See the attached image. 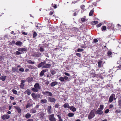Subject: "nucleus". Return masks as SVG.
<instances>
[{
	"label": "nucleus",
	"mask_w": 121,
	"mask_h": 121,
	"mask_svg": "<svg viewBox=\"0 0 121 121\" xmlns=\"http://www.w3.org/2000/svg\"><path fill=\"white\" fill-rule=\"evenodd\" d=\"M51 66V65L49 64H46V61L44 60L39 63L37 65V67L38 68H39L41 67L43 68H49Z\"/></svg>",
	"instance_id": "1"
},
{
	"label": "nucleus",
	"mask_w": 121,
	"mask_h": 121,
	"mask_svg": "<svg viewBox=\"0 0 121 121\" xmlns=\"http://www.w3.org/2000/svg\"><path fill=\"white\" fill-rule=\"evenodd\" d=\"M34 87L31 88V90L34 92H37L40 88L39 84L38 83H36L34 85Z\"/></svg>",
	"instance_id": "2"
},
{
	"label": "nucleus",
	"mask_w": 121,
	"mask_h": 121,
	"mask_svg": "<svg viewBox=\"0 0 121 121\" xmlns=\"http://www.w3.org/2000/svg\"><path fill=\"white\" fill-rule=\"evenodd\" d=\"M95 115V111L94 110H93L90 112L88 116V118L89 120H90L93 118Z\"/></svg>",
	"instance_id": "3"
},
{
	"label": "nucleus",
	"mask_w": 121,
	"mask_h": 121,
	"mask_svg": "<svg viewBox=\"0 0 121 121\" xmlns=\"http://www.w3.org/2000/svg\"><path fill=\"white\" fill-rule=\"evenodd\" d=\"M54 114H52L48 116L49 120L50 121H56V119L54 117Z\"/></svg>",
	"instance_id": "4"
},
{
	"label": "nucleus",
	"mask_w": 121,
	"mask_h": 121,
	"mask_svg": "<svg viewBox=\"0 0 121 121\" xmlns=\"http://www.w3.org/2000/svg\"><path fill=\"white\" fill-rule=\"evenodd\" d=\"M41 55V54L38 52H35L31 56L33 57H39Z\"/></svg>",
	"instance_id": "5"
},
{
	"label": "nucleus",
	"mask_w": 121,
	"mask_h": 121,
	"mask_svg": "<svg viewBox=\"0 0 121 121\" xmlns=\"http://www.w3.org/2000/svg\"><path fill=\"white\" fill-rule=\"evenodd\" d=\"M43 95H45L47 96L52 97V92L49 91H45L42 92Z\"/></svg>",
	"instance_id": "6"
},
{
	"label": "nucleus",
	"mask_w": 121,
	"mask_h": 121,
	"mask_svg": "<svg viewBox=\"0 0 121 121\" xmlns=\"http://www.w3.org/2000/svg\"><path fill=\"white\" fill-rule=\"evenodd\" d=\"M115 97V94H112L109 98L108 101L110 103L112 102L113 101L114 98Z\"/></svg>",
	"instance_id": "7"
},
{
	"label": "nucleus",
	"mask_w": 121,
	"mask_h": 121,
	"mask_svg": "<svg viewBox=\"0 0 121 121\" xmlns=\"http://www.w3.org/2000/svg\"><path fill=\"white\" fill-rule=\"evenodd\" d=\"M48 102L51 103H55L56 101V99L55 98L51 97H48Z\"/></svg>",
	"instance_id": "8"
},
{
	"label": "nucleus",
	"mask_w": 121,
	"mask_h": 121,
	"mask_svg": "<svg viewBox=\"0 0 121 121\" xmlns=\"http://www.w3.org/2000/svg\"><path fill=\"white\" fill-rule=\"evenodd\" d=\"M10 118V115L7 114H4L1 116V118L3 120H6Z\"/></svg>",
	"instance_id": "9"
},
{
	"label": "nucleus",
	"mask_w": 121,
	"mask_h": 121,
	"mask_svg": "<svg viewBox=\"0 0 121 121\" xmlns=\"http://www.w3.org/2000/svg\"><path fill=\"white\" fill-rule=\"evenodd\" d=\"M96 114L99 115H101L103 113V112L102 110L100 108H98L96 112Z\"/></svg>",
	"instance_id": "10"
},
{
	"label": "nucleus",
	"mask_w": 121,
	"mask_h": 121,
	"mask_svg": "<svg viewBox=\"0 0 121 121\" xmlns=\"http://www.w3.org/2000/svg\"><path fill=\"white\" fill-rule=\"evenodd\" d=\"M14 107L16 109L18 113L20 114L21 113L22 110L19 107L15 106H14Z\"/></svg>",
	"instance_id": "11"
},
{
	"label": "nucleus",
	"mask_w": 121,
	"mask_h": 121,
	"mask_svg": "<svg viewBox=\"0 0 121 121\" xmlns=\"http://www.w3.org/2000/svg\"><path fill=\"white\" fill-rule=\"evenodd\" d=\"M48 71V69H47L42 70L39 74L40 76L41 77L43 76L44 75V73Z\"/></svg>",
	"instance_id": "12"
},
{
	"label": "nucleus",
	"mask_w": 121,
	"mask_h": 121,
	"mask_svg": "<svg viewBox=\"0 0 121 121\" xmlns=\"http://www.w3.org/2000/svg\"><path fill=\"white\" fill-rule=\"evenodd\" d=\"M31 95L33 98L35 99H37L38 96L39 95H37L34 93H32Z\"/></svg>",
	"instance_id": "13"
},
{
	"label": "nucleus",
	"mask_w": 121,
	"mask_h": 121,
	"mask_svg": "<svg viewBox=\"0 0 121 121\" xmlns=\"http://www.w3.org/2000/svg\"><path fill=\"white\" fill-rule=\"evenodd\" d=\"M17 50L19 51L26 52L27 51V49L24 48H18L17 49Z\"/></svg>",
	"instance_id": "14"
},
{
	"label": "nucleus",
	"mask_w": 121,
	"mask_h": 121,
	"mask_svg": "<svg viewBox=\"0 0 121 121\" xmlns=\"http://www.w3.org/2000/svg\"><path fill=\"white\" fill-rule=\"evenodd\" d=\"M58 84V82L56 81H54L52 82H51L50 85L51 86L53 87L55 86V85Z\"/></svg>",
	"instance_id": "15"
},
{
	"label": "nucleus",
	"mask_w": 121,
	"mask_h": 121,
	"mask_svg": "<svg viewBox=\"0 0 121 121\" xmlns=\"http://www.w3.org/2000/svg\"><path fill=\"white\" fill-rule=\"evenodd\" d=\"M51 106L50 105L48 106L47 108V112L48 113L51 114L52 113V112L51 110Z\"/></svg>",
	"instance_id": "16"
},
{
	"label": "nucleus",
	"mask_w": 121,
	"mask_h": 121,
	"mask_svg": "<svg viewBox=\"0 0 121 121\" xmlns=\"http://www.w3.org/2000/svg\"><path fill=\"white\" fill-rule=\"evenodd\" d=\"M22 44V43L20 41H17L15 43L16 45L18 46H21Z\"/></svg>",
	"instance_id": "17"
},
{
	"label": "nucleus",
	"mask_w": 121,
	"mask_h": 121,
	"mask_svg": "<svg viewBox=\"0 0 121 121\" xmlns=\"http://www.w3.org/2000/svg\"><path fill=\"white\" fill-rule=\"evenodd\" d=\"M69 108L70 110H72L73 112H74L76 111V108L73 106H71Z\"/></svg>",
	"instance_id": "18"
},
{
	"label": "nucleus",
	"mask_w": 121,
	"mask_h": 121,
	"mask_svg": "<svg viewBox=\"0 0 121 121\" xmlns=\"http://www.w3.org/2000/svg\"><path fill=\"white\" fill-rule=\"evenodd\" d=\"M33 80V78L31 77H30L28 78L27 81L28 82L30 83Z\"/></svg>",
	"instance_id": "19"
},
{
	"label": "nucleus",
	"mask_w": 121,
	"mask_h": 121,
	"mask_svg": "<svg viewBox=\"0 0 121 121\" xmlns=\"http://www.w3.org/2000/svg\"><path fill=\"white\" fill-rule=\"evenodd\" d=\"M63 107L65 108H69L70 107L69 104L67 103H65L63 105Z\"/></svg>",
	"instance_id": "20"
},
{
	"label": "nucleus",
	"mask_w": 121,
	"mask_h": 121,
	"mask_svg": "<svg viewBox=\"0 0 121 121\" xmlns=\"http://www.w3.org/2000/svg\"><path fill=\"white\" fill-rule=\"evenodd\" d=\"M32 106V104H31L29 103H27L26 106V109L29 108Z\"/></svg>",
	"instance_id": "21"
},
{
	"label": "nucleus",
	"mask_w": 121,
	"mask_h": 121,
	"mask_svg": "<svg viewBox=\"0 0 121 121\" xmlns=\"http://www.w3.org/2000/svg\"><path fill=\"white\" fill-rule=\"evenodd\" d=\"M41 103L46 104L47 103V101L46 99H42L40 101Z\"/></svg>",
	"instance_id": "22"
},
{
	"label": "nucleus",
	"mask_w": 121,
	"mask_h": 121,
	"mask_svg": "<svg viewBox=\"0 0 121 121\" xmlns=\"http://www.w3.org/2000/svg\"><path fill=\"white\" fill-rule=\"evenodd\" d=\"M6 76H2L0 77V80H2L3 81H5V79H6Z\"/></svg>",
	"instance_id": "23"
},
{
	"label": "nucleus",
	"mask_w": 121,
	"mask_h": 121,
	"mask_svg": "<svg viewBox=\"0 0 121 121\" xmlns=\"http://www.w3.org/2000/svg\"><path fill=\"white\" fill-rule=\"evenodd\" d=\"M18 68L17 69V68L15 67H12V71L13 72H15L16 71H17Z\"/></svg>",
	"instance_id": "24"
},
{
	"label": "nucleus",
	"mask_w": 121,
	"mask_h": 121,
	"mask_svg": "<svg viewBox=\"0 0 121 121\" xmlns=\"http://www.w3.org/2000/svg\"><path fill=\"white\" fill-rule=\"evenodd\" d=\"M102 62L101 60H99L98 62V66L99 68H100L102 66Z\"/></svg>",
	"instance_id": "25"
},
{
	"label": "nucleus",
	"mask_w": 121,
	"mask_h": 121,
	"mask_svg": "<svg viewBox=\"0 0 121 121\" xmlns=\"http://www.w3.org/2000/svg\"><path fill=\"white\" fill-rule=\"evenodd\" d=\"M36 112V110L35 108L31 109L30 111V112L32 113H35Z\"/></svg>",
	"instance_id": "26"
},
{
	"label": "nucleus",
	"mask_w": 121,
	"mask_h": 121,
	"mask_svg": "<svg viewBox=\"0 0 121 121\" xmlns=\"http://www.w3.org/2000/svg\"><path fill=\"white\" fill-rule=\"evenodd\" d=\"M25 92H26L27 94L28 95H30L31 94V92H30V91L29 89H27L26 90V91Z\"/></svg>",
	"instance_id": "27"
},
{
	"label": "nucleus",
	"mask_w": 121,
	"mask_h": 121,
	"mask_svg": "<svg viewBox=\"0 0 121 121\" xmlns=\"http://www.w3.org/2000/svg\"><path fill=\"white\" fill-rule=\"evenodd\" d=\"M27 63L30 64H33L35 63V62L34 61H32L31 60H27Z\"/></svg>",
	"instance_id": "28"
},
{
	"label": "nucleus",
	"mask_w": 121,
	"mask_h": 121,
	"mask_svg": "<svg viewBox=\"0 0 121 121\" xmlns=\"http://www.w3.org/2000/svg\"><path fill=\"white\" fill-rule=\"evenodd\" d=\"M37 34L36 32L35 31H34L33 35V38L35 39L36 37L37 36Z\"/></svg>",
	"instance_id": "29"
},
{
	"label": "nucleus",
	"mask_w": 121,
	"mask_h": 121,
	"mask_svg": "<svg viewBox=\"0 0 121 121\" xmlns=\"http://www.w3.org/2000/svg\"><path fill=\"white\" fill-rule=\"evenodd\" d=\"M31 115L29 113L26 114L25 116V117L26 118H28L31 117Z\"/></svg>",
	"instance_id": "30"
},
{
	"label": "nucleus",
	"mask_w": 121,
	"mask_h": 121,
	"mask_svg": "<svg viewBox=\"0 0 121 121\" xmlns=\"http://www.w3.org/2000/svg\"><path fill=\"white\" fill-rule=\"evenodd\" d=\"M50 73L52 74L53 75L56 73V72L55 70L52 69L51 70Z\"/></svg>",
	"instance_id": "31"
},
{
	"label": "nucleus",
	"mask_w": 121,
	"mask_h": 121,
	"mask_svg": "<svg viewBox=\"0 0 121 121\" xmlns=\"http://www.w3.org/2000/svg\"><path fill=\"white\" fill-rule=\"evenodd\" d=\"M74 114L73 113H69L68 114V116L70 117H72L74 115Z\"/></svg>",
	"instance_id": "32"
},
{
	"label": "nucleus",
	"mask_w": 121,
	"mask_h": 121,
	"mask_svg": "<svg viewBox=\"0 0 121 121\" xmlns=\"http://www.w3.org/2000/svg\"><path fill=\"white\" fill-rule=\"evenodd\" d=\"M98 74H95L94 73H91V76L93 78H94L98 75Z\"/></svg>",
	"instance_id": "33"
},
{
	"label": "nucleus",
	"mask_w": 121,
	"mask_h": 121,
	"mask_svg": "<svg viewBox=\"0 0 121 121\" xmlns=\"http://www.w3.org/2000/svg\"><path fill=\"white\" fill-rule=\"evenodd\" d=\"M57 116L58 117L59 120L58 121H63L62 119L61 118V116L58 115H57Z\"/></svg>",
	"instance_id": "34"
},
{
	"label": "nucleus",
	"mask_w": 121,
	"mask_h": 121,
	"mask_svg": "<svg viewBox=\"0 0 121 121\" xmlns=\"http://www.w3.org/2000/svg\"><path fill=\"white\" fill-rule=\"evenodd\" d=\"M106 29V27L105 26H102L101 27V30L103 31H105Z\"/></svg>",
	"instance_id": "35"
},
{
	"label": "nucleus",
	"mask_w": 121,
	"mask_h": 121,
	"mask_svg": "<svg viewBox=\"0 0 121 121\" xmlns=\"http://www.w3.org/2000/svg\"><path fill=\"white\" fill-rule=\"evenodd\" d=\"M12 91L14 94H15V95L17 94V92L16 90L13 89V90H12Z\"/></svg>",
	"instance_id": "36"
},
{
	"label": "nucleus",
	"mask_w": 121,
	"mask_h": 121,
	"mask_svg": "<svg viewBox=\"0 0 121 121\" xmlns=\"http://www.w3.org/2000/svg\"><path fill=\"white\" fill-rule=\"evenodd\" d=\"M101 76V75H98L97 76V78H99L100 79L102 80L103 79L104 77L102 76Z\"/></svg>",
	"instance_id": "37"
},
{
	"label": "nucleus",
	"mask_w": 121,
	"mask_h": 121,
	"mask_svg": "<svg viewBox=\"0 0 121 121\" xmlns=\"http://www.w3.org/2000/svg\"><path fill=\"white\" fill-rule=\"evenodd\" d=\"M85 7V6L83 5H81L80 7L81 9H82V11H83L85 10V9L84 8Z\"/></svg>",
	"instance_id": "38"
},
{
	"label": "nucleus",
	"mask_w": 121,
	"mask_h": 121,
	"mask_svg": "<svg viewBox=\"0 0 121 121\" xmlns=\"http://www.w3.org/2000/svg\"><path fill=\"white\" fill-rule=\"evenodd\" d=\"M112 54V52L110 51H108L107 53V56H110Z\"/></svg>",
	"instance_id": "39"
},
{
	"label": "nucleus",
	"mask_w": 121,
	"mask_h": 121,
	"mask_svg": "<svg viewBox=\"0 0 121 121\" xmlns=\"http://www.w3.org/2000/svg\"><path fill=\"white\" fill-rule=\"evenodd\" d=\"M94 12V10H91L90 12L89 15V16H91L92 15Z\"/></svg>",
	"instance_id": "40"
},
{
	"label": "nucleus",
	"mask_w": 121,
	"mask_h": 121,
	"mask_svg": "<svg viewBox=\"0 0 121 121\" xmlns=\"http://www.w3.org/2000/svg\"><path fill=\"white\" fill-rule=\"evenodd\" d=\"M24 86L25 84H21H21L19 85V86L20 88L22 89H24Z\"/></svg>",
	"instance_id": "41"
},
{
	"label": "nucleus",
	"mask_w": 121,
	"mask_h": 121,
	"mask_svg": "<svg viewBox=\"0 0 121 121\" xmlns=\"http://www.w3.org/2000/svg\"><path fill=\"white\" fill-rule=\"evenodd\" d=\"M59 80H60V81H61V82H63L64 81V77H60L59 78Z\"/></svg>",
	"instance_id": "42"
},
{
	"label": "nucleus",
	"mask_w": 121,
	"mask_h": 121,
	"mask_svg": "<svg viewBox=\"0 0 121 121\" xmlns=\"http://www.w3.org/2000/svg\"><path fill=\"white\" fill-rule=\"evenodd\" d=\"M39 50L41 52H43L44 51V49L42 47H40Z\"/></svg>",
	"instance_id": "43"
},
{
	"label": "nucleus",
	"mask_w": 121,
	"mask_h": 121,
	"mask_svg": "<svg viewBox=\"0 0 121 121\" xmlns=\"http://www.w3.org/2000/svg\"><path fill=\"white\" fill-rule=\"evenodd\" d=\"M52 6L54 7V9H56L57 7V6L56 4H52Z\"/></svg>",
	"instance_id": "44"
},
{
	"label": "nucleus",
	"mask_w": 121,
	"mask_h": 121,
	"mask_svg": "<svg viewBox=\"0 0 121 121\" xmlns=\"http://www.w3.org/2000/svg\"><path fill=\"white\" fill-rule=\"evenodd\" d=\"M100 108H100V109L101 110H103L104 108V105H100L99 106Z\"/></svg>",
	"instance_id": "45"
},
{
	"label": "nucleus",
	"mask_w": 121,
	"mask_h": 121,
	"mask_svg": "<svg viewBox=\"0 0 121 121\" xmlns=\"http://www.w3.org/2000/svg\"><path fill=\"white\" fill-rule=\"evenodd\" d=\"M73 30L74 31H78V28H77L76 27H73L72 28Z\"/></svg>",
	"instance_id": "46"
},
{
	"label": "nucleus",
	"mask_w": 121,
	"mask_h": 121,
	"mask_svg": "<svg viewBox=\"0 0 121 121\" xmlns=\"http://www.w3.org/2000/svg\"><path fill=\"white\" fill-rule=\"evenodd\" d=\"M83 51V49L81 48H78L77 50L78 52H82Z\"/></svg>",
	"instance_id": "47"
},
{
	"label": "nucleus",
	"mask_w": 121,
	"mask_h": 121,
	"mask_svg": "<svg viewBox=\"0 0 121 121\" xmlns=\"http://www.w3.org/2000/svg\"><path fill=\"white\" fill-rule=\"evenodd\" d=\"M19 70L21 72H23L24 71V70L23 68H20L19 69Z\"/></svg>",
	"instance_id": "48"
},
{
	"label": "nucleus",
	"mask_w": 121,
	"mask_h": 121,
	"mask_svg": "<svg viewBox=\"0 0 121 121\" xmlns=\"http://www.w3.org/2000/svg\"><path fill=\"white\" fill-rule=\"evenodd\" d=\"M15 43V41H12L10 42L9 43V45H12L13 44H14Z\"/></svg>",
	"instance_id": "49"
},
{
	"label": "nucleus",
	"mask_w": 121,
	"mask_h": 121,
	"mask_svg": "<svg viewBox=\"0 0 121 121\" xmlns=\"http://www.w3.org/2000/svg\"><path fill=\"white\" fill-rule=\"evenodd\" d=\"M21 54V53L20 52L18 51H17L16 52V55H19L20 54Z\"/></svg>",
	"instance_id": "50"
},
{
	"label": "nucleus",
	"mask_w": 121,
	"mask_h": 121,
	"mask_svg": "<svg viewBox=\"0 0 121 121\" xmlns=\"http://www.w3.org/2000/svg\"><path fill=\"white\" fill-rule=\"evenodd\" d=\"M98 23V21H95L94 22H92V24L93 25H95L97 23Z\"/></svg>",
	"instance_id": "51"
},
{
	"label": "nucleus",
	"mask_w": 121,
	"mask_h": 121,
	"mask_svg": "<svg viewBox=\"0 0 121 121\" xmlns=\"http://www.w3.org/2000/svg\"><path fill=\"white\" fill-rule=\"evenodd\" d=\"M98 40L97 39H93V42L94 43H96L98 42Z\"/></svg>",
	"instance_id": "52"
},
{
	"label": "nucleus",
	"mask_w": 121,
	"mask_h": 121,
	"mask_svg": "<svg viewBox=\"0 0 121 121\" xmlns=\"http://www.w3.org/2000/svg\"><path fill=\"white\" fill-rule=\"evenodd\" d=\"M109 110L108 109H107L105 111V113L106 114L108 113L109 112Z\"/></svg>",
	"instance_id": "53"
},
{
	"label": "nucleus",
	"mask_w": 121,
	"mask_h": 121,
	"mask_svg": "<svg viewBox=\"0 0 121 121\" xmlns=\"http://www.w3.org/2000/svg\"><path fill=\"white\" fill-rule=\"evenodd\" d=\"M102 25V24L101 23H99V24L97 25H96V26L97 27H100Z\"/></svg>",
	"instance_id": "54"
},
{
	"label": "nucleus",
	"mask_w": 121,
	"mask_h": 121,
	"mask_svg": "<svg viewBox=\"0 0 121 121\" xmlns=\"http://www.w3.org/2000/svg\"><path fill=\"white\" fill-rule=\"evenodd\" d=\"M59 106H60V105H59V104L58 103V104H56L55 105V107L56 108H58Z\"/></svg>",
	"instance_id": "55"
},
{
	"label": "nucleus",
	"mask_w": 121,
	"mask_h": 121,
	"mask_svg": "<svg viewBox=\"0 0 121 121\" xmlns=\"http://www.w3.org/2000/svg\"><path fill=\"white\" fill-rule=\"evenodd\" d=\"M81 21L82 22H84L86 20V19L82 17L81 18Z\"/></svg>",
	"instance_id": "56"
},
{
	"label": "nucleus",
	"mask_w": 121,
	"mask_h": 121,
	"mask_svg": "<svg viewBox=\"0 0 121 121\" xmlns=\"http://www.w3.org/2000/svg\"><path fill=\"white\" fill-rule=\"evenodd\" d=\"M64 74L65 75H66L67 76H70V74L69 73H67L66 72H65V73H64Z\"/></svg>",
	"instance_id": "57"
},
{
	"label": "nucleus",
	"mask_w": 121,
	"mask_h": 121,
	"mask_svg": "<svg viewBox=\"0 0 121 121\" xmlns=\"http://www.w3.org/2000/svg\"><path fill=\"white\" fill-rule=\"evenodd\" d=\"M119 105L121 107V100H119L118 101Z\"/></svg>",
	"instance_id": "58"
},
{
	"label": "nucleus",
	"mask_w": 121,
	"mask_h": 121,
	"mask_svg": "<svg viewBox=\"0 0 121 121\" xmlns=\"http://www.w3.org/2000/svg\"><path fill=\"white\" fill-rule=\"evenodd\" d=\"M26 82V81L25 80H21V84H24V83L25 82Z\"/></svg>",
	"instance_id": "59"
},
{
	"label": "nucleus",
	"mask_w": 121,
	"mask_h": 121,
	"mask_svg": "<svg viewBox=\"0 0 121 121\" xmlns=\"http://www.w3.org/2000/svg\"><path fill=\"white\" fill-rule=\"evenodd\" d=\"M113 107V105L112 104H110L109 105V108H112Z\"/></svg>",
	"instance_id": "60"
},
{
	"label": "nucleus",
	"mask_w": 121,
	"mask_h": 121,
	"mask_svg": "<svg viewBox=\"0 0 121 121\" xmlns=\"http://www.w3.org/2000/svg\"><path fill=\"white\" fill-rule=\"evenodd\" d=\"M76 55L77 56H78L79 57H80L81 56V54L79 53H77Z\"/></svg>",
	"instance_id": "61"
},
{
	"label": "nucleus",
	"mask_w": 121,
	"mask_h": 121,
	"mask_svg": "<svg viewBox=\"0 0 121 121\" xmlns=\"http://www.w3.org/2000/svg\"><path fill=\"white\" fill-rule=\"evenodd\" d=\"M10 98L11 100H14V97H13L12 96H10Z\"/></svg>",
	"instance_id": "62"
},
{
	"label": "nucleus",
	"mask_w": 121,
	"mask_h": 121,
	"mask_svg": "<svg viewBox=\"0 0 121 121\" xmlns=\"http://www.w3.org/2000/svg\"><path fill=\"white\" fill-rule=\"evenodd\" d=\"M116 113H119L121 112V111L119 110H117L115 111Z\"/></svg>",
	"instance_id": "63"
},
{
	"label": "nucleus",
	"mask_w": 121,
	"mask_h": 121,
	"mask_svg": "<svg viewBox=\"0 0 121 121\" xmlns=\"http://www.w3.org/2000/svg\"><path fill=\"white\" fill-rule=\"evenodd\" d=\"M47 77H49V78H50V77L51 76V75L50 74H48L47 75Z\"/></svg>",
	"instance_id": "64"
}]
</instances>
